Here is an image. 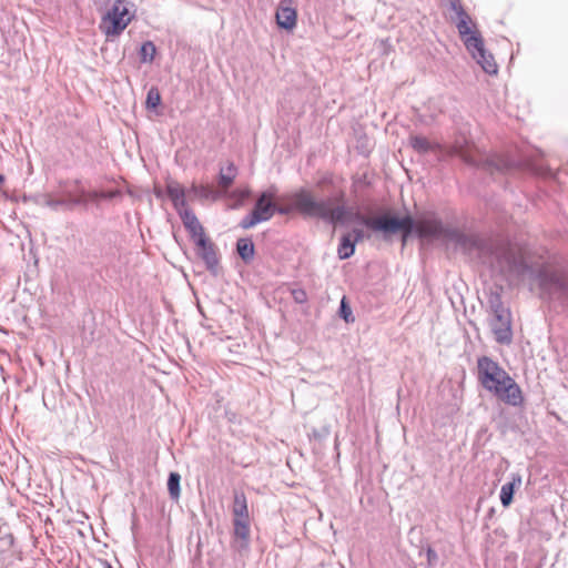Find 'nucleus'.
I'll use <instances>...</instances> for the list:
<instances>
[{"label":"nucleus","instance_id":"nucleus-1","mask_svg":"<svg viewBox=\"0 0 568 568\" xmlns=\"http://www.w3.org/2000/svg\"><path fill=\"white\" fill-rule=\"evenodd\" d=\"M356 219L372 231L381 232L385 236L400 232L403 245L413 231L425 240L449 239L455 235V232L445 227L433 213L423 214L416 221L409 215L398 219L386 214L375 217L356 214Z\"/></svg>","mask_w":568,"mask_h":568},{"label":"nucleus","instance_id":"nucleus-2","mask_svg":"<svg viewBox=\"0 0 568 568\" xmlns=\"http://www.w3.org/2000/svg\"><path fill=\"white\" fill-rule=\"evenodd\" d=\"M280 202V214L297 212L305 217H316L333 224L343 222L347 214L345 206L332 207L329 201H317L314 194L304 187L281 196Z\"/></svg>","mask_w":568,"mask_h":568},{"label":"nucleus","instance_id":"nucleus-3","mask_svg":"<svg viewBox=\"0 0 568 568\" xmlns=\"http://www.w3.org/2000/svg\"><path fill=\"white\" fill-rule=\"evenodd\" d=\"M477 377L481 386L510 406H521L525 397L520 386L499 364L488 356L477 361Z\"/></svg>","mask_w":568,"mask_h":568},{"label":"nucleus","instance_id":"nucleus-4","mask_svg":"<svg viewBox=\"0 0 568 568\" xmlns=\"http://www.w3.org/2000/svg\"><path fill=\"white\" fill-rule=\"evenodd\" d=\"M134 19V11L131 10L125 0H114L112 6L101 16L99 29L106 40L113 41L118 38Z\"/></svg>","mask_w":568,"mask_h":568},{"label":"nucleus","instance_id":"nucleus-5","mask_svg":"<svg viewBox=\"0 0 568 568\" xmlns=\"http://www.w3.org/2000/svg\"><path fill=\"white\" fill-rule=\"evenodd\" d=\"M275 189H271L267 190L266 192H263L258 196L251 214L242 220L241 226L243 229H251L261 222L271 220L274 213L277 212V209L281 204L280 201L277 204L275 203Z\"/></svg>","mask_w":568,"mask_h":568},{"label":"nucleus","instance_id":"nucleus-6","mask_svg":"<svg viewBox=\"0 0 568 568\" xmlns=\"http://www.w3.org/2000/svg\"><path fill=\"white\" fill-rule=\"evenodd\" d=\"M466 49L477 61L483 70L489 74H496L498 71L494 57L485 50L484 39L478 30L462 39Z\"/></svg>","mask_w":568,"mask_h":568},{"label":"nucleus","instance_id":"nucleus-7","mask_svg":"<svg viewBox=\"0 0 568 568\" xmlns=\"http://www.w3.org/2000/svg\"><path fill=\"white\" fill-rule=\"evenodd\" d=\"M490 327L499 344H509L511 342V316L507 308L498 306L494 310Z\"/></svg>","mask_w":568,"mask_h":568},{"label":"nucleus","instance_id":"nucleus-8","mask_svg":"<svg viewBox=\"0 0 568 568\" xmlns=\"http://www.w3.org/2000/svg\"><path fill=\"white\" fill-rule=\"evenodd\" d=\"M276 23L280 28L285 30H293L297 22V11L293 6L292 0H282L275 13Z\"/></svg>","mask_w":568,"mask_h":568},{"label":"nucleus","instance_id":"nucleus-9","mask_svg":"<svg viewBox=\"0 0 568 568\" xmlns=\"http://www.w3.org/2000/svg\"><path fill=\"white\" fill-rule=\"evenodd\" d=\"M450 7L456 14V27L460 39L477 30L476 24L473 22L469 14L464 10L460 0H452Z\"/></svg>","mask_w":568,"mask_h":568},{"label":"nucleus","instance_id":"nucleus-10","mask_svg":"<svg viewBox=\"0 0 568 568\" xmlns=\"http://www.w3.org/2000/svg\"><path fill=\"white\" fill-rule=\"evenodd\" d=\"M197 255L205 262L207 267L216 266L219 260L213 242L205 235L194 241Z\"/></svg>","mask_w":568,"mask_h":568},{"label":"nucleus","instance_id":"nucleus-11","mask_svg":"<svg viewBox=\"0 0 568 568\" xmlns=\"http://www.w3.org/2000/svg\"><path fill=\"white\" fill-rule=\"evenodd\" d=\"M448 154L457 155L468 164L478 165L480 163L479 151L467 142L464 144L455 143L448 151Z\"/></svg>","mask_w":568,"mask_h":568},{"label":"nucleus","instance_id":"nucleus-12","mask_svg":"<svg viewBox=\"0 0 568 568\" xmlns=\"http://www.w3.org/2000/svg\"><path fill=\"white\" fill-rule=\"evenodd\" d=\"M180 215L193 242L206 235L202 224L192 211L184 209Z\"/></svg>","mask_w":568,"mask_h":568},{"label":"nucleus","instance_id":"nucleus-13","mask_svg":"<svg viewBox=\"0 0 568 568\" xmlns=\"http://www.w3.org/2000/svg\"><path fill=\"white\" fill-rule=\"evenodd\" d=\"M166 192L179 213L186 209L187 192L181 184L176 182L168 184Z\"/></svg>","mask_w":568,"mask_h":568},{"label":"nucleus","instance_id":"nucleus-14","mask_svg":"<svg viewBox=\"0 0 568 568\" xmlns=\"http://www.w3.org/2000/svg\"><path fill=\"white\" fill-rule=\"evenodd\" d=\"M232 513H233L234 519L250 518L248 509H247V499L243 491L234 493Z\"/></svg>","mask_w":568,"mask_h":568},{"label":"nucleus","instance_id":"nucleus-15","mask_svg":"<svg viewBox=\"0 0 568 568\" xmlns=\"http://www.w3.org/2000/svg\"><path fill=\"white\" fill-rule=\"evenodd\" d=\"M409 142L412 148L419 153L442 151V146L438 143L432 142L423 135L410 136Z\"/></svg>","mask_w":568,"mask_h":568},{"label":"nucleus","instance_id":"nucleus-16","mask_svg":"<svg viewBox=\"0 0 568 568\" xmlns=\"http://www.w3.org/2000/svg\"><path fill=\"white\" fill-rule=\"evenodd\" d=\"M521 484L520 476H514L513 480L503 485L500 489V501L504 507H508L513 503V497L515 493V488L519 487Z\"/></svg>","mask_w":568,"mask_h":568},{"label":"nucleus","instance_id":"nucleus-17","mask_svg":"<svg viewBox=\"0 0 568 568\" xmlns=\"http://www.w3.org/2000/svg\"><path fill=\"white\" fill-rule=\"evenodd\" d=\"M236 176V168L233 163H229L225 168L221 169L220 172V185L222 189H229Z\"/></svg>","mask_w":568,"mask_h":568},{"label":"nucleus","instance_id":"nucleus-18","mask_svg":"<svg viewBox=\"0 0 568 568\" xmlns=\"http://www.w3.org/2000/svg\"><path fill=\"white\" fill-rule=\"evenodd\" d=\"M355 243L352 241V235L346 234L342 237L341 243L338 245V256L342 260L348 258L354 254Z\"/></svg>","mask_w":568,"mask_h":568},{"label":"nucleus","instance_id":"nucleus-19","mask_svg":"<svg viewBox=\"0 0 568 568\" xmlns=\"http://www.w3.org/2000/svg\"><path fill=\"white\" fill-rule=\"evenodd\" d=\"M237 253L245 261L248 262L253 258L255 250L254 244L248 239H240L236 244Z\"/></svg>","mask_w":568,"mask_h":568},{"label":"nucleus","instance_id":"nucleus-20","mask_svg":"<svg viewBox=\"0 0 568 568\" xmlns=\"http://www.w3.org/2000/svg\"><path fill=\"white\" fill-rule=\"evenodd\" d=\"M234 534L236 537L247 540L250 536V518L234 519Z\"/></svg>","mask_w":568,"mask_h":568},{"label":"nucleus","instance_id":"nucleus-21","mask_svg":"<svg viewBox=\"0 0 568 568\" xmlns=\"http://www.w3.org/2000/svg\"><path fill=\"white\" fill-rule=\"evenodd\" d=\"M508 260L514 265H520L524 267L532 266V262L530 261L529 253L526 248H518V256H509Z\"/></svg>","mask_w":568,"mask_h":568},{"label":"nucleus","instance_id":"nucleus-22","mask_svg":"<svg viewBox=\"0 0 568 568\" xmlns=\"http://www.w3.org/2000/svg\"><path fill=\"white\" fill-rule=\"evenodd\" d=\"M156 49L153 42L146 41L141 45L140 59L141 62H152L155 55Z\"/></svg>","mask_w":568,"mask_h":568},{"label":"nucleus","instance_id":"nucleus-23","mask_svg":"<svg viewBox=\"0 0 568 568\" xmlns=\"http://www.w3.org/2000/svg\"><path fill=\"white\" fill-rule=\"evenodd\" d=\"M539 280H540V285L542 287H548V285H552V284L561 286L560 275L557 274L556 272H550L548 275V271L544 270L539 274Z\"/></svg>","mask_w":568,"mask_h":568},{"label":"nucleus","instance_id":"nucleus-24","mask_svg":"<svg viewBox=\"0 0 568 568\" xmlns=\"http://www.w3.org/2000/svg\"><path fill=\"white\" fill-rule=\"evenodd\" d=\"M180 480L181 476L178 473H171L168 479V489L173 499L180 497Z\"/></svg>","mask_w":568,"mask_h":568},{"label":"nucleus","instance_id":"nucleus-25","mask_svg":"<svg viewBox=\"0 0 568 568\" xmlns=\"http://www.w3.org/2000/svg\"><path fill=\"white\" fill-rule=\"evenodd\" d=\"M210 189L204 185H195L193 184L191 189L187 191V199H206L210 195Z\"/></svg>","mask_w":568,"mask_h":568},{"label":"nucleus","instance_id":"nucleus-26","mask_svg":"<svg viewBox=\"0 0 568 568\" xmlns=\"http://www.w3.org/2000/svg\"><path fill=\"white\" fill-rule=\"evenodd\" d=\"M161 103V93L158 88L152 87L146 95L145 105L148 109H155Z\"/></svg>","mask_w":568,"mask_h":568},{"label":"nucleus","instance_id":"nucleus-27","mask_svg":"<svg viewBox=\"0 0 568 568\" xmlns=\"http://www.w3.org/2000/svg\"><path fill=\"white\" fill-rule=\"evenodd\" d=\"M292 297L296 303L304 304L307 302V294L303 288L292 290Z\"/></svg>","mask_w":568,"mask_h":568},{"label":"nucleus","instance_id":"nucleus-28","mask_svg":"<svg viewBox=\"0 0 568 568\" xmlns=\"http://www.w3.org/2000/svg\"><path fill=\"white\" fill-rule=\"evenodd\" d=\"M341 314L346 322H353L352 310L347 305L345 297L341 302Z\"/></svg>","mask_w":568,"mask_h":568},{"label":"nucleus","instance_id":"nucleus-29","mask_svg":"<svg viewBox=\"0 0 568 568\" xmlns=\"http://www.w3.org/2000/svg\"><path fill=\"white\" fill-rule=\"evenodd\" d=\"M352 235V241L356 244L361 241L364 240L365 237V234H364V231L361 230V229H355L353 230V233L351 234Z\"/></svg>","mask_w":568,"mask_h":568},{"label":"nucleus","instance_id":"nucleus-30","mask_svg":"<svg viewBox=\"0 0 568 568\" xmlns=\"http://www.w3.org/2000/svg\"><path fill=\"white\" fill-rule=\"evenodd\" d=\"M95 196H97V193L88 194V197H89V199H94Z\"/></svg>","mask_w":568,"mask_h":568},{"label":"nucleus","instance_id":"nucleus-31","mask_svg":"<svg viewBox=\"0 0 568 568\" xmlns=\"http://www.w3.org/2000/svg\"><path fill=\"white\" fill-rule=\"evenodd\" d=\"M4 181V176L0 174V184Z\"/></svg>","mask_w":568,"mask_h":568},{"label":"nucleus","instance_id":"nucleus-32","mask_svg":"<svg viewBox=\"0 0 568 568\" xmlns=\"http://www.w3.org/2000/svg\"><path fill=\"white\" fill-rule=\"evenodd\" d=\"M109 568H112L111 566H109Z\"/></svg>","mask_w":568,"mask_h":568}]
</instances>
